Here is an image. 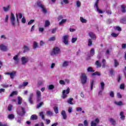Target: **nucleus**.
<instances>
[{"mask_svg": "<svg viewBox=\"0 0 126 126\" xmlns=\"http://www.w3.org/2000/svg\"><path fill=\"white\" fill-rule=\"evenodd\" d=\"M18 104L19 105H21V104H22V98L20 96L18 97Z\"/></svg>", "mask_w": 126, "mask_h": 126, "instance_id": "cd10ccee", "label": "nucleus"}, {"mask_svg": "<svg viewBox=\"0 0 126 126\" xmlns=\"http://www.w3.org/2000/svg\"><path fill=\"white\" fill-rule=\"evenodd\" d=\"M28 85V82H23L22 85H20L19 86V88H22L23 87H25Z\"/></svg>", "mask_w": 126, "mask_h": 126, "instance_id": "aec40b11", "label": "nucleus"}, {"mask_svg": "<svg viewBox=\"0 0 126 126\" xmlns=\"http://www.w3.org/2000/svg\"><path fill=\"white\" fill-rule=\"evenodd\" d=\"M54 110L55 114H59V109L58 108V107H54Z\"/></svg>", "mask_w": 126, "mask_h": 126, "instance_id": "5fc2aeb1", "label": "nucleus"}, {"mask_svg": "<svg viewBox=\"0 0 126 126\" xmlns=\"http://www.w3.org/2000/svg\"><path fill=\"white\" fill-rule=\"evenodd\" d=\"M42 105H43V102H40L37 104V108H39L40 107H42Z\"/></svg>", "mask_w": 126, "mask_h": 126, "instance_id": "774afa93", "label": "nucleus"}, {"mask_svg": "<svg viewBox=\"0 0 126 126\" xmlns=\"http://www.w3.org/2000/svg\"><path fill=\"white\" fill-rule=\"evenodd\" d=\"M16 94H17V91L13 92L10 94V97H12V96H13L14 95H16Z\"/></svg>", "mask_w": 126, "mask_h": 126, "instance_id": "6e6d98bb", "label": "nucleus"}, {"mask_svg": "<svg viewBox=\"0 0 126 126\" xmlns=\"http://www.w3.org/2000/svg\"><path fill=\"white\" fill-rule=\"evenodd\" d=\"M46 115H47V116H49V117H51V116L53 115V112L51 111H47L46 112Z\"/></svg>", "mask_w": 126, "mask_h": 126, "instance_id": "a18cd8bd", "label": "nucleus"}, {"mask_svg": "<svg viewBox=\"0 0 126 126\" xmlns=\"http://www.w3.org/2000/svg\"><path fill=\"white\" fill-rule=\"evenodd\" d=\"M102 63V66L103 68H104V67H106V60L103 59Z\"/></svg>", "mask_w": 126, "mask_h": 126, "instance_id": "a19ab883", "label": "nucleus"}, {"mask_svg": "<svg viewBox=\"0 0 126 126\" xmlns=\"http://www.w3.org/2000/svg\"><path fill=\"white\" fill-rule=\"evenodd\" d=\"M14 61H15V63H18L19 62V59H18V55H16L13 58Z\"/></svg>", "mask_w": 126, "mask_h": 126, "instance_id": "4be33fe9", "label": "nucleus"}, {"mask_svg": "<svg viewBox=\"0 0 126 126\" xmlns=\"http://www.w3.org/2000/svg\"><path fill=\"white\" fill-rule=\"evenodd\" d=\"M22 109V112H20L17 110V114L19 115V116H21L22 117L23 116H24L25 115V109L23 107H21Z\"/></svg>", "mask_w": 126, "mask_h": 126, "instance_id": "9b49d317", "label": "nucleus"}, {"mask_svg": "<svg viewBox=\"0 0 126 126\" xmlns=\"http://www.w3.org/2000/svg\"><path fill=\"white\" fill-rule=\"evenodd\" d=\"M68 64H69L68 61H64L62 64V66L63 67H67V66H68Z\"/></svg>", "mask_w": 126, "mask_h": 126, "instance_id": "412c9836", "label": "nucleus"}, {"mask_svg": "<svg viewBox=\"0 0 126 126\" xmlns=\"http://www.w3.org/2000/svg\"><path fill=\"white\" fill-rule=\"evenodd\" d=\"M66 21V19H62V21L60 22H59V25H63V23H65Z\"/></svg>", "mask_w": 126, "mask_h": 126, "instance_id": "ea45409f", "label": "nucleus"}, {"mask_svg": "<svg viewBox=\"0 0 126 126\" xmlns=\"http://www.w3.org/2000/svg\"><path fill=\"white\" fill-rule=\"evenodd\" d=\"M77 41V37H73L71 39V43H74Z\"/></svg>", "mask_w": 126, "mask_h": 126, "instance_id": "8fccbe9b", "label": "nucleus"}, {"mask_svg": "<svg viewBox=\"0 0 126 126\" xmlns=\"http://www.w3.org/2000/svg\"><path fill=\"white\" fill-rule=\"evenodd\" d=\"M31 120H32V121H35L36 120H38V116H37L35 114L32 115L31 117Z\"/></svg>", "mask_w": 126, "mask_h": 126, "instance_id": "a878e982", "label": "nucleus"}, {"mask_svg": "<svg viewBox=\"0 0 126 126\" xmlns=\"http://www.w3.org/2000/svg\"><path fill=\"white\" fill-rule=\"evenodd\" d=\"M8 118L9 119V120H13V119H14V115L9 114L8 116Z\"/></svg>", "mask_w": 126, "mask_h": 126, "instance_id": "e433bc0d", "label": "nucleus"}, {"mask_svg": "<svg viewBox=\"0 0 126 126\" xmlns=\"http://www.w3.org/2000/svg\"><path fill=\"white\" fill-rule=\"evenodd\" d=\"M61 54V49L60 48L55 47L53 48V51L51 53V56H55V55H59Z\"/></svg>", "mask_w": 126, "mask_h": 126, "instance_id": "7ed1b4c3", "label": "nucleus"}, {"mask_svg": "<svg viewBox=\"0 0 126 126\" xmlns=\"http://www.w3.org/2000/svg\"><path fill=\"white\" fill-rule=\"evenodd\" d=\"M16 15L17 21L18 23L19 22V20L18 19V16H19V18H20V19H21V18H22V17L23 16V15H22V13H19L18 14L16 13Z\"/></svg>", "mask_w": 126, "mask_h": 126, "instance_id": "dca6fc26", "label": "nucleus"}, {"mask_svg": "<svg viewBox=\"0 0 126 126\" xmlns=\"http://www.w3.org/2000/svg\"><path fill=\"white\" fill-rule=\"evenodd\" d=\"M109 121L112 126H116L117 125L116 120H115L114 118H110L109 119Z\"/></svg>", "mask_w": 126, "mask_h": 126, "instance_id": "ddd939ff", "label": "nucleus"}, {"mask_svg": "<svg viewBox=\"0 0 126 126\" xmlns=\"http://www.w3.org/2000/svg\"><path fill=\"white\" fill-rule=\"evenodd\" d=\"M34 22H35L34 20H31V21H30V22H28V25H31V24H32V23H34Z\"/></svg>", "mask_w": 126, "mask_h": 126, "instance_id": "bf43d9fd", "label": "nucleus"}, {"mask_svg": "<svg viewBox=\"0 0 126 126\" xmlns=\"http://www.w3.org/2000/svg\"><path fill=\"white\" fill-rule=\"evenodd\" d=\"M15 72H12L10 73V76L12 79H13V78H14V75H15Z\"/></svg>", "mask_w": 126, "mask_h": 126, "instance_id": "4c0bfd02", "label": "nucleus"}, {"mask_svg": "<svg viewBox=\"0 0 126 126\" xmlns=\"http://www.w3.org/2000/svg\"><path fill=\"white\" fill-rule=\"evenodd\" d=\"M39 116H40V117H41V118L42 120H44V121H45V116L44 115V112H40Z\"/></svg>", "mask_w": 126, "mask_h": 126, "instance_id": "2f4dec72", "label": "nucleus"}, {"mask_svg": "<svg viewBox=\"0 0 126 126\" xmlns=\"http://www.w3.org/2000/svg\"><path fill=\"white\" fill-rule=\"evenodd\" d=\"M48 88L49 90H53L55 88V87L53 85H50L48 86Z\"/></svg>", "mask_w": 126, "mask_h": 126, "instance_id": "09e8293b", "label": "nucleus"}, {"mask_svg": "<svg viewBox=\"0 0 126 126\" xmlns=\"http://www.w3.org/2000/svg\"><path fill=\"white\" fill-rule=\"evenodd\" d=\"M120 89L124 90L125 89V84H122L120 87Z\"/></svg>", "mask_w": 126, "mask_h": 126, "instance_id": "e2e57ef3", "label": "nucleus"}, {"mask_svg": "<svg viewBox=\"0 0 126 126\" xmlns=\"http://www.w3.org/2000/svg\"><path fill=\"white\" fill-rule=\"evenodd\" d=\"M49 25H50V22L49 21H46L45 24V27H47V26H49Z\"/></svg>", "mask_w": 126, "mask_h": 126, "instance_id": "680f3d73", "label": "nucleus"}, {"mask_svg": "<svg viewBox=\"0 0 126 126\" xmlns=\"http://www.w3.org/2000/svg\"><path fill=\"white\" fill-rule=\"evenodd\" d=\"M76 5L77 7H80L81 6V2L79 0L76 1Z\"/></svg>", "mask_w": 126, "mask_h": 126, "instance_id": "49530a36", "label": "nucleus"}, {"mask_svg": "<svg viewBox=\"0 0 126 126\" xmlns=\"http://www.w3.org/2000/svg\"><path fill=\"white\" fill-rule=\"evenodd\" d=\"M109 95L111 98H114V97H115V94L113 91H111L109 93Z\"/></svg>", "mask_w": 126, "mask_h": 126, "instance_id": "de8ad7c7", "label": "nucleus"}, {"mask_svg": "<svg viewBox=\"0 0 126 126\" xmlns=\"http://www.w3.org/2000/svg\"><path fill=\"white\" fill-rule=\"evenodd\" d=\"M55 40H56V37L55 36L51 37L48 39V41H49V42H53V41H55Z\"/></svg>", "mask_w": 126, "mask_h": 126, "instance_id": "79ce46f5", "label": "nucleus"}, {"mask_svg": "<svg viewBox=\"0 0 126 126\" xmlns=\"http://www.w3.org/2000/svg\"><path fill=\"white\" fill-rule=\"evenodd\" d=\"M121 23H123V24H126V17L121 19L120 20Z\"/></svg>", "mask_w": 126, "mask_h": 126, "instance_id": "f704fd0d", "label": "nucleus"}, {"mask_svg": "<svg viewBox=\"0 0 126 126\" xmlns=\"http://www.w3.org/2000/svg\"><path fill=\"white\" fill-rule=\"evenodd\" d=\"M93 44V43H92V39H91L90 38L89 39L88 46H89V47H91V46H92Z\"/></svg>", "mask_w": 126, "mask_h": 126, "instance_id": "c9c22d12", "label": "nucleus"}, {"mask_svg": "<svg viewBox=\"0 0 126 126\" xmlns=\"http://www.w3.org/2000/svg\"><path fill=\"white\" fill-rule=\"evenodd\" d=\"M24 51H23V53H26V52H28V51H29L30 49L29 47H28V46L25 45L24 46Z\"/></svg>", "mask_w": 126, "mask_h": 126, "instance_id": "473e14b6", "label": "nucleus"}, {"mask_svg": "<svg viewBox=\"0 0 126 126\" xmlns=\"http://www.w3.org/2000/svg\"><path fill=\"white\" fill-rule=\"evenodd\" d=\"M37 5L38 6V7H40L41 9V11L43 12V13H44V14H46L47 13V9H46V7L45 6V5L42 4L41 1H37Z\"/></svg>", "mask_w": 126, "mask_h": 126, "instance_id": "f257e3e1", "label": "nucleus"}, {"mask_svg": "<svg viewBox=\"0 0 126 126\" xmlns=\"http://www.w3.org/2000/svg\"><path fill=\"white\" fill-rule=\"evenodd\" d=\"M121 11L123 13H126V6L125 5H121Z\"/></svg>", "mask_w": 126, "mask_h": 126, "instance_id": "b1692460", "label": "nucleus"}, {"mask_svg": "<svg viewBox=\"0 0 126 126\" xmlns=\"http://www.w3.org/2000/svg\"><path fill=\"white\" fill-rule=\"evenodd\" d=\"M87 71L88 72H94L95 70L92 67H89L87 68Z\"/></svg>", "mask_w": 126, "mask_h": 126, "instance_id": "c85d7f7f", "label": "nucleus"}, {"mask_svg": "<svg viewBox=\"0 0 126 126\" xmlns=\"http://www.w3.org/2000/svg\"><path fill=\"white\" fill-rule=\"evenodd\" d=\"M63 42L65 45H68V35H64L63 37Z\"/></svg>", "mask_w": 126, "mask_h": 126, "instance_id": "9d476101", "label": "nucleus"}, {"mask_svg": "<svg viewBox=\"0 0 126 126\" xmlns=\"http://www.w3.org/2000/svg\"><path fill=\"white\" fill-rule=\"evenodd\" d=\"M38 84L39 86L43 85V84H44V81L41 80V81H38Z\"/></svg>", "mask_w": 126, "mask_h": 126, "instance_id": "13d9d810", "label": "nucleus"}, {"mask_svg": "<svg viewBox=\"0 0 126 126\" xmlns=\"http://www.w3.org/2000/svg\"><path fill=\"white\" fill-rule=\"evenodd\" d=\"M61 115L63 116V120H66L67 118V116L66 115V113H65V111L62 110L61 112Z\"/></svg>", "mask_w": 126, "mask_h": 126, "instance_id": "4468645a", "label": "nucleus"}, {"mask_svg": "<svg viewBox=\"0 0 126 126\" xmlns=\"http://www.w3.org/2000/svg\"><path fill=\"white\" fill-rule=\"evenodd\" d=\"M10 8H11V6L10 5H8L7 6L2 7V9L5 12H7V11L10 10Z\"/></svg>", "mask_w": 126, "mask_h": 126, "instance_id": "f8f14e48", "label": "nucleus"}, {"mask_svg": "<svg viewBox=\"0 0 126 126\" xmlns=\"http://www.w3.org/2000/svg\"><path fill=\"white\" fill-rule=\"evenodd\" d=\"M11 24L13 27H15V16H14V14H13L12 13H11V16L10 17Z\"/></svg>", "mask_w": 126, "mask_h": 126, "instance_id": "39448f33", "label": "nucleus"}, {"mask_svg": "<svg viewBox=\"0 0 126 126\" xmlns=\"http://www.w3.org/2000/svg\"><path fill=\"white\" fill-rule=\"evenodd\" d=\"M80 80L82 84L84 85L87 82V75L85 73H82L80 76Z\"/></svg>", "mask_w": 126, "mask_h": 126, "instance_id": "f03ea898", "label": "nucleus"}, {"mask_svg": "<svg viewBox=\"0 0 126 126\" xmlns=\"http://www.w3.org/2000/svg\"><path fill=\"white\" fill-rule=\"evenodd\" d=\"M8 18H9V16H8V15H6V17L5 18V22H7L8 20Z\"/></svg>", "mask_w": 126, "mask_h": 126, "instance_id": "0e129e2a", "label": "nucleus"}, {"mask_svg": "<svg viewBox=\"0 0 126 126\" xmlns=\"http://www.w3.org/2000/svg\"><path fill=\"white\" fill-rule=\"evenodd\" d=\"M99 123H100V120L98 118H96L94 121L91 122V126H96L97 124H99Z\"/></svg>", "mask_w": 126, "mask_h": 126, "instance_id": "1a4fd4ad", "label": "nucleus"}, {"mask_svg": "<svg viewBox=\"0 0 126 126\" xmlns=\"http://www.w3.org/2000/svg\"><path fill=\"white\" fill-rule=\"evenodd\" d=\"M100 87L101 90H104L105 88V83L103 82L100 83Z\"/></svg>", "mask_w": 126, "mask_h": 126, "instance_id": "c03bdc74", "label": "nucleus"}, {"mask_svg": "<svg viewBox=\"0 0 126 126\" xmlns=\"http://www.w3.org/2000/svg\"><path fill=\"white\" fill-rule=\"evenodd\" d=\"M36 100L37 102H40V101H41V91L39 90H37L36 91Z\"/></svg>", "mask_w": 126, "mask_h": 126, "instance_id": "6e6552de", "label": "nucleus"}, {"mask_svg": "<svg viewBox=\"0 0 126 126\" xmlns=\"http://www.w3.org/2000/svg\"><path fill=\"white\" fill-rule=\"evenodd\" d=\"M22 64L23 65H25L26 63H27L29 61V58L28 57H22L21 59Z\"/></svg>", "mask_w": 126, "mask_h": 126, "instance_id": "423d86ee", "label": "nucleus"}, {"mask_svg": "<svg viewBox=\"0 0 126 126\" xmlns=\"http://www.w3.org/2000/svg\"><path fill=\"white\" fill-rule=\"evenodd\" d=\"M89 35L90 36V37H91L92 38V39H93V40H96V35H95V34H94V33L92 32H90L89 33Z\"/></svg>", "mask_w": 126, "mask_h": 126, "instance_id": "a211bd4d", "label": "nucleus"}, {"mask_svg": "<svg viewBox=\"0 0 126 126\" xmlns=\"http://www.w3.org/2000/svg\"><path fill=\"white\" fill-rule=\"evenodd\" d=\"M21 22L24 24L26 23V19H25V17H23V18H22Z\"/></svg>", "mask_w": 126, "mask_h": 126, "instance_id": "4d7b16f0", "label": "nucleus"}, {"mask_svg": "<svg viewBox=\"0 0 126 126\" xmlns=\"http://www.w3.org/2000/svg\"><path fill=\"white\" fill-rule=\"evenodd\" d=\"M92 75L93 76H94V75H98V76H100V75H101V74H100V72H99L98 71H96V72H95L94 73H93L92 74Z\"/></svg>", "mask_w": 126, "mask_h": 126, "instance_id": "58836bf2", "label": "nucleus"}, {"mask_svg": "<svg viewBox=\"0 0 126 126\" xmlns=\"http://www.w3.org/2000/svg\"><path fill=\"white\" fill-rule=\"evenodd\" d=\"M33 49H36V48H38V43L36 41L33 42Z\"/></svg>", "mask_w": 126, "mask_h": 126, "instance_id": "37998d69", "label": "nucleus"}, {"mask_svg": "<svg viewBox=\"0 0 126 126\" xmlns=\"http://www.w3.org/2000/svg\"><path fill=\"white\" fill-rule=\"evenodd\" d=\"M84 126H88V122H87V120H85L84 121Z\"/></svg>", "mask_w": 126, "mask_h": 126, "instance_id": "338daca9", "label": "nucleus"}, {"mask_svg": "<svg viewBox=\"0 0 126 126\" xmlns=\"http://www.w3.org/2000/svg\"><path fill=\"white\" fill-rule=\"evenodd\" d=\"M72 101H73V98H69L67 100L68 104H70V105H73V103L72 102Z\"/></svg>", "mask_w": 126, "mask_h": 126, "instance_id": "7c9ffc66", "label": "nucleus"}, {"mask_svg": "<svg viewBox=\"0 0 126 126\" xmlns=\"http://www.w3.org/2000/svg\"><path fill=\"white\" fill-rule=\"evenodd\" d=\"M94 55H95V50L94 48H92L90 51L89 57H93Z\"/></svg>", "mask_w": 126, "mask_h": 126, "instance_id": "5701e85b", "label": "nucleus"}, {"mask_svg": "<svg viewBox=\"0 0 126 126\" xmlns=\"http://www.w3.org/2000/svg\"><path fill=\"white\" fill-rule=\"evenodd\" d=\"M0 49L1 51H2L3 52H6V51H7V47L3 44H1L0 45Z\"/></svg>", "mask_w": 126, "mask_h": 126, "instance_id": "2eb2a0df", "label": "nucleus"}, {"mask_svg": "<svg viewBox=\"0 0 126 126\" xmlns=\"http://www.w3.org/2000/svg\"><path fill=\"white\" fill-rule=\"evenodd\" d=\"M94 82H95V81L94 79L91 80V81H90L91 90H93V86H94Z\"/></svg>", "mask_w": 126, "mask_h": 126, "instance_id": "393cba45", "label": "nucleus"}, {"mask_svg": "<svg viewBox=\"0 0 126 126\" xmlns=\"http://www.w3.org/2000/svg\"><path fill=\"white\" fill-rule=\"evenodd\" d=\"M120 119L122 120V121H125L126 119V116H125V112L123 111H121L120 113Z\"/></svg>", "mask_w": 126, "mask_h": 126, "instance_id": "f3484780", "label": "nucleus"}, {"mask_svg": "<svg viewBox=\"0 0 126 126\" xmlns=\"http://www.w3.org/2000/svg\"><path fill=\"white\" fill-rule=\"evenodd\" d=\"M111 36L112 37H114V38H116L119 36V34L113 32V33H111Z\"/></svg>", "mask_w": 126, "mask_h": 126, "instance_id": "603ef678", "label": "nucleus"}, {"mask_svg": "<svg viewBox=\"0 0 126 126\" xmlns=\"http://www.w3.org/2000/svg\"><path fill=\"white\" fill-rule=\"evenodd\" d=\"M59 83L61 84V85H64L65 84V82L63 80H61L59 82Z\"/></svg>", "mask_w": 126, "mask_h": 126, "instance_id": "052dcab7", "label": "nucleus"}, {"mask_svg": "<svg viewBox=\"0 0 126 126\" xmlns=\"http://www.w3.org/2000/svg\"><path fill=\"white\" fill-rule=\"evenodd\" d=\"M99 0H96L95 4H94V7L96 8V11L98 12V13H103V11L102 10L99 9V7H98V3H99Z\"/></svg>", "mask_w": 126, "mask_h": 126, "instance_id": "0eeeda50", "label": "nucleus"}, {"mask_svg": "<svg viewBox=\"0 0 126 126\" xmlns=\"http://www.w3.org/2000/svg\"><path fill=\"white\" fill-rule=\"evenodd\" d=\"M8 110L9 111H11V110H12V105L10 104V105H8Z\"/></svg>", "mask_w": 126, "mask_h": 126, "instance_id": "69168bd1", "label": "nucleus"}, {"mask_svg": "<svg viewBox=\"0 0 126 126\" xmlns=\"http://www.w3.org/2000/svg\"><path fill=\"white\" fill-rule=\"evenodd\" d=\"M69 91H70V89H69V88H67L66 90H63L62 94V98L63 99H65V98L67 97V94H69Z\"/></svg>", "mask_w": 126, "mask_h": 126, "instance_id": "20e7f679", "label": "nucleus"}, {"mask_svg": "<svg viewBox=\"0 0 126 126\" xmlns=\"http://www.w3.org/2000/svg\"><path fill=\"white\" fill-rule=\"evenodd\" d=\"M114 30H117L118 31H119V32L122 31V28H121L120 27H114Z\"/></svg>", "mask_w": 126, "mask_h": 126, "instance_id": "864d4df0", "label": "nucleus"}, {"mask_svg": "<svg viewBox=\"0 0 126 126\" xmlns=\"http://www.w3.org/2000/svg\"><path fill=\"white\" fill-rule=\"evenodd\" d=\"M34 96V94L33 93L31 94L29 98V101L31 104H33V100H32V98Z\"/></svg>", "mask_w": 126, "mask_h": 126, "instance_id": "6ab92c4d", "label": "nucleus"}, {"mask_svg": "<svg viewBox=\"0 0 126 126\" xmlns=\"http://www.w3.org/2000/svg\"><path fill=\"white\" fill-rule=\"evenodd\" d=\"M118 65H120V63L118 62V60L115 59V60H114V66H115V67H117V66H118Z\"/></svg>", "mask_w": 126, "mask_h": 126, "instance_id": "72a5a7b5", "label": "nucleus"}, {"mask_svg": "<svg viewBox=\"0 0 126 126\" xmlns=\"http://www.w3.org/2000/svg\"><path fill=\"white\" fill-rule=\"evenodd\" d=\"M114 104H115V105H117V106H123V105H124L122 101H120L119 102L114 101Z\"/></svg>", "mask_w": 126, "mask_h": 126, "instance_id": "bb28decb", "label": "nucleus"}, {"mask_svg": "<svg viewBox=\"0 0 126 126\" xmlns=\"http://www.w3.org/2000/svg\"><path fill=\"white\" fill-rule=\"evenodd\" d=\"M80 20L81 21V22H82V23H86L87 22V20L84 18H83V17H81L80 18Z\"/></svg>", "mask_w": 126, "mask_h": 126, "instance_id": "c756f323", "label": "nucleus"}, {"mask_svg": "<svg viewBox=\"0 0 126 126\" xmlns=\"http://www.w3.org/2000/svg\"><path fill=\"white\" fill-rule=\"evenodd\" d=\"M95 64L97 66V67H101V64L99 63V61H97L95 62Z\"/></svg>", "mask_w": 126, "mask_h": 126, "instance_id": "3c124183", "label": "nucleus"}]
</instances>
